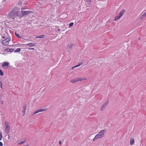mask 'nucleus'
Returning a JSON list of instances; mask_svg holds the SVG:
<instances>
[{
    "mask_svg": "<svg viewBox=\"0 0 146 146\" xmlns=\"http://www.w3.org/2000/svg\"><path fill=\"white\" fill-rule=\"evenodd\" d=\"M19 9L17 7H14L9 13L7 18L9 19H14L17 16H20L19 12Z\"/></svg>",
    "mask_w": 146,
    "mask_h": 146,
    "instance_id": "obj_1",
    "label": "nucleus"
},
{
    "mask_svg": "<svg viewBox=\"0 0 146 146\" xmlns=\"http://www.w3.org/2000/svg\"><path fill=\"white\" fill-rule=\"evenodd\" d=\"M106 132V130L105 129L102 130L100 131L98 134L96 135L95 137L93 138V141H95L97 139L103 138Z\"/></svg>",
    "mask_w": 146,
    "mask_h": 146,
    "instance_id": "obj_2",
    "label": "nucleus"
},
{
    "mask_svg": "<svg viewBox=\"0 0 146 146\" xmlns=\"http://www.w3.org/2000/svg\"><path fill=\"white\" fill-rule=\"evenodd\" d=\"M86 79V78H78L74 79H71L70 82L72 83L76 82L79 81H82L83 80H85Z\"/></svg>",
    "mask_w": 146,
    "mask_h": 146,
    "instance_id": "obj_3",
    "label": "nucleus"
},
{
    "mask_svg": "<svg viewBox=\"0 0 146 146\" xmlns=\"http://www.w3.org/2000/svg\"><path fill=\"white\" fill-rule=\"evenodd\" d=\"M5 125L6 126L5 132L7 134L9 133L10 130V127L9 126V123L5 121Z\"/></svg>",
    "mask_w": 146,
    "mask_h": 146,
    "instance_id": "obj_4",
    "label": "nucleus"
},
{
    "mask_svg": "<svg viewBox=\"0 0 146 146\" xmlns=\"http://www.w3.org/2000/svg\"><path fill=\"white\" fill-rule=\"evenodd\" d=\"M47 109V108L46 107H43L42 108H41L40 109L36 111L33 114V115H34L38 113L45 111Z\"/></svg>",
    "mask_w": 146,
    "mask_h": 146,
    "instance_id": "obj_5",
    "label": "nucleus"
},
{
    "mask_svg": "<svg viewBox=\"0 0 146 146\" xmlns=\"http://www.w3.org/2000/svg\"><path fill=\"white\" fill-rule=\"evenodd\" d=\"M11 39L10 38H8L3 40L2 44L5 46H7L9 44V42L11 41Z\"/></svg>",
    "mask_w": 146,
    "mask_h": 146,
    "instance_id": "obj_6",
    "label": "nucleus"
},
{
    "mask_svg": "<svg viewBox=\"0 0 146 146\" xmlns=\"http://www.w3.org/2000/svg\"><path fill=\"white\" fill-rule=\"evenodd\" d=\"M21 14L20 12L19 14L20 15V16H19V17H21L23 16L27 15L30 12V11H21Z\"/></svg>",
    "mask_w": 146,
    "mask_h": 146,
    "instance_id": "obj_7",
    "label": "nucleus"
},
{
    "mask_svg": "<svg viewBox=\"0 0 146 146\" xmlns=\"http://www.w3.org/2000/svg\"><path fill=\"white\" fill-rule=\"evenodd\" d=\"M108 104V102H106L104 103L102 106L101 107L100 109V110L101 111H103L107 106Z\"/></svg>",
    "mask_w": 146,
    "mask_h": 146,
    "instance_id": "obj_8",
    "label": "nucleus"
},
{
    "mask_svg": "<svg viewBox=\"0 0 146 146\" xmlns=\"http://www.w3.org/2000/svg\"><path fill=\"white\" fill-rule=\"evenodd\" d=\"M9 63L8 62H4L2 64L3 67L5 69H7L9 68Z\"/></svg>",
    "mask_w": 146,
    "mask_h": 146,
    "instance_id": "obj_9",
    "label": "nucleus"
},
{
    "mask_svg": "<svg viewBox=\"0 0 146 146\" xmlns=\"http://www.w3.org/2000/svg\"><path fill=\"white\" fill-rule=\"evenodd\" d=\"M14 49L13 48H7L5 49V51L6 52H12L14 51Z\"/></svg>",
    "mask_w": 146,
    "mask_h": 146,
    "instance_id": "obj_10",
    "label": "nucleus"
},
{
    "mask_svg": "<svg viewBox=\"0 0 146 146\" xmlns=\"http://www.w3.org/2000/svg\"><path fill=\"white\" fill-rule=\"evenodd\" d=\"M24 45L25 46H29L30 47H32L35 46V44L33 43H30L25 44Z\"/></svg>",
    "mask_w": 146,
    "mask_h": 146,
    "instance_id": "obj_11",
    "label": "nucleus"
},
{
    "mask_svg": "<svg viewBox=\"0 0 146 146\" xmlns=\"http://www.w3.org/2000/svg\"><path fill=\"white\" fill-rule=\"evenodd\" d=\"M125 10L124 9L121 10L119 13L118 16H119L120 17L122 16L125 12Z\"/></svg>",
    "mask_w": 146,
    "mask_h": 146,
    "instance_id": "obj_12",
    "label": "nucleus"
},
{
    "mask_svg": "<svg viewBox=\"0 0 146 146\" xmlns=\"http://www.w3.org/2000/svg\"><path fill=\"white\" fill-rule=\"evenodd\" d=\"M146 16V12L144 13L140 18L141 20L143 19Z\"/></svg>",
    "mask_w": 146,
    "mask_h": 146,
    "instance_id": "obj_13",
    "label": "nucleus"
},
{
    "mask_svg": "<svg viewBox=\"0 0 146 146\" xmlns=\"http://www.w3.org/2000/svg\"><path fill=\"white\" fill-rule=\"evenodd\" d=\"M134 143V139L131 138L130 141V144L131 145H133Z\"/></svg>",
    "mask_w": 146,
    "mask_h": 146,
    "instance_id": "obj_14",
    "label": "nucleus"
},
{
    "mask_svg": "<svg viewBox=\"0 0 146 146\" xmlns=\"http://www.w3.org/2000/svg\"><path fill=\"white\" fill-rule=\"evenodd\" d=\"M120 18V17L118 15L117 16L115 17L114 19H113V20L114 21H117L118 19H119Z\"/></svg>",
    "mask_w": 146,
    "mask_h": 146,
    "instance_id": "obj_15",
    "label": "nucleus"
},
{
    "mask_svg": "<svg viewBox=\"0 0 146 146\" xmlns=\"http://www.w3.org/2000/svg\"><path fill=\"white\" fill-rule=\"evenodd\" d=\"M21 49L20 48H18L14 51L15 52H19L21 51Z\"/></svg>",
    "mask_w": 146,
    "mask_h": 146,
    "instance_id": "obj_16",
    "label": "nucleus"
},
{
    "mask_svg": "<svg viewBox=\"0 0 146 146\" xmlns=\"http://www.w3.org/2000/svg\"><path fill=\"white\" fill-rule=\"evenodd\" d=\"M25 140L23 141H21L18 143L19 145H21L23 144L24 142H25Z\"/></svg>",
    "mask_w": 146,
    "mask_h": 146,
    "instance_id": "obj_17",
    "label": "nucleus"
},
{
    "mask_svg": "<svg viewBox=\"0 0 146 146\" xmlns=\"http://www.w3.org/2000/svg\"><path fill=\"white\" fill-rule=\"evenodd\" d=\"M73 45H74V44H69V45H68V47L70 48H72V47H73Z\"/></svg>",
    "mask_w": 146,
    "mask_h": 146,
    "instance_id": "obj_18",
    "label": "nucleus"
},
{
    "mask_svg": "<svg viewBox=\"0 0 146 146\" xmlns=\"http://www.w3.org/2000/svg\"><path fill=\"white\" fill-rule=\"evenodd\" d=\"M86 1L88 5H90L91 4V0H86Z\"/></svg>",
    "mask_w": 146,
    "mask_h": 146,
    "instance_id": "obj_19",
    "label": "nucleus"
},
{
    "mask_svg": "<svg viewBox=\"0 0 146 146\" xmlns=\"http://www.w3.org/2000/svg\"><path fill=\"white\" fill-rule=\"evenodd\" d=\"M74 24V23L73 22L70 23L69 25V27H71Z\"/></svg>",
    "mask_w": 146,
    "mask_h": 146,
    "instance_id": "obj_20",
    "label": "nucleus"
},
{
    "mask_svg": "<svg viewBox=\"0 0 146 146\" xmlns=\"http://www.w3.org/2000/svg\"><path fill=\"white\" fill-rule=\"evenodd\" d=\"M83 64V63H80V64H78L77 65H76V66H75L76 67H77L78 66H80L82 64Z\"/></svg>",
    "mask_w": 146,
    "mask_h": 146,
    "instance_id": "obj_21",
    "label": "nucleus"
},
{
    "mask_svg": "<svg viewBox=\"0 0 146 146\" xmlns=\"http://www.w3.org/2000/svg\"><path fill=\"white\" fill-rule=\"evenodd\" d=\"M0 75L1 76H3V72L0 69Z\"/></svg>",
    "mask_w": 146,
    "mask_h": 146,
    "instance_id": "obj_22",
    "label": "nucleus"
},
{
    "mask_svg": "<svg viewBox=\"0 0 146 146\" xmlns=\"http://www.w3.org/2000/svg\"><path fill=\"white\" fill-rule=\"evenodd\" d=\"M2 137V133H0V141L1 140Z\"/></svg>",
    "mask_w": 146,
    "mask_h": 146,
    "instance_id": "obj_23",
    "label": "nucleus"
},
{
    "mask_svg": "<svg viewBox=\"0 0 146 146\" xmlns=\"http://www.w3.org/2000/svg\"><path fill=\"white\" fill-rule=\"evenodd\" d=\"M26 112V110H23V116H24Z\"/></svg>",
    "mask_w": 146,
    "mask_h": 146,
    "instance_id": "obj_24",
    "label": "nucleus"
},
{
    "mask_svg": "<svg viewBox=\"0 0 146 146\" xmlns=\"http://www.w3.org/2000/svg\"><path fill=\"white\" fill-rule=\"evenodd\" d=\"M15 34L16 36L17 37L21 38V37L19 36V34H17V33H15Z\"/></svg>",
    "mask_w": 146,
    "mask_h": 146,
    "instance_id": "obj_25",
    "label": "nucleus"
},
{
    "mask_svg": "<svg viewBox=\"0 0 146 146\" xmlns=\"http://www.w3.org/2000/svg\"><path fill=\"white\" fill-rule=\"evenodd\" d=\"M26 105H24L23 106V110H26Z\"/></svg>",
    "mask_w": 146,
    "mask_h": 146,
    "instance_id": "obj_26",
    "label": "nucleus"
},
{
    "mask_svg": "<svg viewBox=\"0 0 146 146\" xmlns=\"http://www.w3.org/2000/svg\"><path fill=\"white\" fill-rule=\"evenodd\" d=\"M0 86L1 88L2 89V83L1 82H0Z\"/></svg>",
    "mask_w": 146,
    "mask_h": 146,
    "instance_id": "obj_27",
    "label": "nucleus"
},
{
    "mask_svg": "<svg viewBox=\"0 0 146 146\" xmlns=\"http://www.w3.org/2000/svg\"><path fill=\"white\" fill-rule=\"evenodd\" d=\"M44 35H42L40 36V38H43L44 37Z\"/></svg>",
    "mask_w": 146,
    "mask_h": 146,
    "instance_id": "obj_28",
    "label": "nucleus"
},
{
    "mask_svg": "<svg viewBox=\"0 0 146 146\" xmlns=\"http://www.w3.org/2000/svg\"><path fill=\"white\" fill-rule=\"evenodd\" d=\"M3 145V144L1 142H0V146H2Z\"/></svg>",
    "mask_w": 146,
    "mask_h": 146,
    "instance_id": "obj_29",
    "label": "nucleus"
},
{
    "mask_svg": "<svg viewBox=\"0 0 146 146\" xmlns=\"http://www.w3.org/2000/svg\"><path fill=\"white\" fill-rule=\"evenodd\" d=\"M29 50H34V48H29Z\"/></svg>",
    "mask_w": 146,
    "mask_h": 146,
    "instance_id": "obj_30",
    "label": "nucleus"
},
{
    "mask_svg": "<svg viewBox=\"0 0 146 146\" xmlns=\"http://www.w3.org/2000/svg\"><path fill=\"white\" fill-rule=\"evenodd\" d=\"M76 68L75 66H74V67H72L71 69H72V70H73L74 69V68Z\"/></svg>",
    "mask_w": 146,
    "mask_h": 146,
    "instance_id": "obj_31",
    "label": "nucleus"
},
{
    "mask_svg": "<svg viewBox=\"0 0 146 146\" xmlns=\"http://www.w3.org/2000/svg\"><path fill=\"white\" fill-rule=\"evenodd\" d=\"M26 9V8H23H23H21V9L22 10H24V9Z\"/></svg>",
    "mask_w": 146,
    "mask_h": 146,
    "instance_id": "obj_32",
    "label": "nucleus"
},
{
    "mask_svg": "<svg viewBox=\"0 0 146 146\" xmlns=\"http://www.w3.org/2000/svg\"><path fill=\"white\" fill-rule=\"evenodd\" d=\"M1 104H4V102H3V101H1Z\"/></svg>",
    "mask_w": 146,
    "mask_h": 146,
    "instance_id": "obj_33",
    "label": "nucleus"
},
{
    "mask_svg": "<svg viewBox=\"0 0 146 146\" xmlns=\"http://www.w3.org/2000/svg\"><path fill=\"white\" fill-rule=\"evenodd\" d=\"M36 38H40V36H37L36 37Z\"/></svg>",
    "mask_w": 146,
    "mask_h": 146,
    "instance_id": "obj_34",
    "label": "nucleus"
},
{
    "mask_svg": "<svg viewBox=\"0 0 146 146\" xmlns=\"http://www.w3.org/2000/svg\"><path fill=\"white\" fill-rule=\"evenodd\" d=\"M2 38H5V36H3Z\"/></svg>",
    "mask_w": 146,
    "mask_h": 146,
    "instance_id": "obj_35",
    "label": "nucleus"
},
{
    "mask_svg": "<svg viewBox=\"0 0 146 146\" xmlns=\"http://www.w3.org/2000/svg\"><path fill=\"white\" fill-rule=\"evenodd\" d=\"M58 31H60V30L59 29H58Z\"/></svg>",
    "mask_w": 146,
    "mask_h": 146,
    "instance_id": "obj_36",
    "label": "nucleus"
},
{
    "mask_svg": "<svg viewBox=\"0 0 146 146\" xmlns=\"http://www.w3.org/2000/svg\"><path fill=\"white\" fill-rule=\"evenodd\" d=\"M59 143H60V144H61V141H60Z\"/></svg>",
    "mask_w": 146,
    "mask_h": 146,
    "instance_id": "obj_37",
    "label": "nucleus"
},
{
    "mask_svg": "<svg viewBox=\"0 0 146 146\" xmlns=\"http://www.w3.org/2000/svg\"><path fill=\"white\" fill-rule=\"evenodd\" d=\"M138 39H139V40H140V38H138Z\"/></svg>",
    "mask_w": 146,
    "mask_h": 146,
    "instance_id": "obj_38",
    "label": "nucleus"
},
{
    "mask_svg": "<svg viewBox=\"0 0 146 146\" xmlns=\"http://www.w3.org/2000/svg\"><path fill=\"white\" fill-rule=\"evenodd\" d=\"M26 146H27V145H26Z\"/></svg>",
    "mask_w": 146,
    "mask_h": 146,
    "instance_id": "obj_39",
    "label": "nucleus"
}]
</instances>
